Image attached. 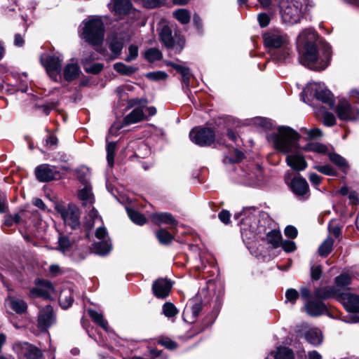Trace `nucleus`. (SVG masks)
Wrapping results in <instances>:
<instances>
[{
    "label": "nucleus",
    "mask_w": 359,
    "mask_h": 359,
    "mask_svg": "<svg viewBox=\"0 0 359 359\" xmlns=\"http://www.w3.org/2000/svg\"><path fill=\"white\" fill-rule=\"evenodd\" d=\"M168 65L174 68L182 75L183 83L186 85L187 88H189L190 79L191 77V74L189 71V69L181 65H178L170 62H168Z\"/></svg>",
    "instance_id": "c756f323"
},
{
    "label": "nucleus",
    "mask_w": 359,
    "mask_h": 359,
    "mask_svg": "<svg viewBox=\"0 0 359 359\" xmlns=\"http://www.w3.org/2000/svg\"><path fill=\"white\" fill-rule=\"evenodd\" d=\"M55 208L67 225L70 226L72 229H76L79 226L80 212L76 205L74 204H69L67 206L57 205Z\"/></svg>",
    "instance_id": "1a4fd4ad"
},
{
    "label": "nucleus",
    "mask_w": 359,
    "mask_h": 359,
    "mask_svg": "<svg viewBox=\"0 0 359 359\" xmlns=\"http://www.w3.org/2000/svg\"><path fill=\"white\" fill-rule=\"evenodd\" d=\"M329 231L332 233L335 237H339L341 232V229L337 225H332L331 223L328 226Z\"/></svg>",
    "instance_id": "69168bd1"
},
{
    "label": "nucleus",
    "mask_w": 359,
    "mask_h": 359,
    "mask_svg": "<svg viewBox=\"0 0 359 359\" xmlns=\"http://www.w3.org/2000/svg\"><path fill=\"white\" fill-rule=\"evenodd\" d=\"M301 132L308 136L309 139H314L318 137H321L323 133L320 129L318 128L307 129L306 128H302L300 129Z\"/></svg>",
    "instance_id": "3c124183"
},
{
    "label": "nucleus",
    "mask_w": 359,
    "mask_h": 359,
    "mask_svg": "<svg viewBox=\"0 0 359 359\" xmlns=\"http://www.w3.org/2000/svg\"><path fill=\"white\" fill-rule=\"evenodd\" d=\"M329 157L330 160L336 165H337L341 170L345 172L348 170V165L344 157L334 153L330 154Z\"/></svg>",
    "instance_id": "e433bc0d"
},
{
    "label": "nucleus",
    "mask_w": 359,
    "mask_h": 359,
    "mask_svg": "<svg viewBox=\"0 0 359 359\" xmlns=\"http://www.w3.org/2000/svg\"><path fill=\"white\" fill-rule=\"evenodd\" d=\"M126 210L130 219L135 224L143 225L147 222L146 217L139 212L130 208H126Z\"/></svg>",
    "instance_id": "58836bf2"
},
{
    "label": "nucleus",
    "mask_w": 359,
    "mask_h": 359,
    "mask_svg": "<svg viewBox=\"0 0 359 359\" xmlns=\"http://www.w3.org/2000/svg\"><path fill=\"white\" fill-rule=\"evenodd\" d=\"M160 39L165 46L168 49H173L175 53H180L184 46V41L181 37L175 39L172 35L170 28L165 25L160 32Z\"/></svg>",
    "instance_id": "9b49d317"
},
{
    "label": "nucleus",
    "mask_w": 359,
    "mask_h": 359,
    "mask_svg": "<svg viewBox=\"0 0 359 359\" xmlns=\"http://www.w3.org/2000/svg\"><path fill=\"white\" fill-rule=\"evenodd\" d=\"M290 187L298 196H304L309 192V184L306 180L300 176L292 179Z\"/></svg>",
    "instance_id": "4be33fe9"
},
{
    "label": "nucleus",
    "mask_w": 359,
    "mask_h": 359,
    "mask_svg": "<svg viewBox=\"0 0 359 359\" xmlns=\"http://www.w3.org/2000/svg\"><path fill=\"white\" fill-rule=\"evenodd\" d=\"M97 221H101L100 217L98 215L97 211L92 208L86 217L85 226L87 229H92Z\"/></svg>",
    "instance_id": "4c0bfd02"
},
{
    "label": "nucleus",
    "mask_w": 359,
    "mask_h": 359,
    "mask_svg": "<svg viewBox=\"0 0 359 359\" xmlns=\"http://www.w3.org/2000/svg\"><path fill=\"white\" fill-rule=\"evenodd\" d=\"M309 179L310 182L314 185L318 186L321 182V177L317 175L316 173H311L309 174Z\"/></svg>",
    "instance_id": "338daca9"
},
{
    "label": "nucleus",
    "mask_w": 359,
    "mask_h": 359,
    "mask_svg": "<svg viewBox=\"0 0 359 359\" xmlns=\"http://www.w3.org/2000/svg\"><path fill=\"white\" fill-rule=\"evenodd\" d=\"M267 242L276 248L280 246L282 242V236L279 231L272 230L266 233Z\"/></svg>",
    "instance_id": "72a5a7b5"
},
{
    "label": "nucleus",
    "mask_w": 359,
    "mask_h": 359,
    "mask_svg": "<svg viewBox=\"0 0 359 359\" xmlns=\"http://www.w3.org/2000/svg\"><path fill=\"white\" fill-rule=\"evenodd\" d=\"M146 77L149 80L157 81L165 80L168 77V74L163 71L151 72L147 73Z\"/></svg>",
    "instance_id": "603ef678"
},
{
    "label": "nucleus",
    "mask_w": 359,
    "mask_h": 359,
    "mask_svg": "<svg viewBox=\"0 0 359 359\" xmlns=\"http://www.w3.org/2000/svg\"><path fill=\"white\" fill-rule=\"evenodd\" d=\"M257 19H258L260 26L262 27H266L269 24V22H270V18H269V15L266 13L259 14Z\"/></svg>",
    "instance_id": "bf43d9fd"
},
{
    "label": "nucleus",
    "mask_w": 359,
    "mask_h": 359,
    "mask_svg": "<svg viewBox=\"0 0 359 359\" xmlns=\"http://www.w3.org/2000/svg\"><path fill=\"white\" fill-rule=\"evenodd\" d=\"M109 46L111 51V60H114L121 53L123 44L121 41L113 38L109 41Z\"/></svg>",
    "instance_id": "473e14b6"
},
{
    "label": "nucleus",
    "mask_w": 359,
    "mask_h": 359,
    "mask_svg": "<svg viewBox=\"0 0 359 359\" xmlns=\"http://www.w3.org/2000/svg\"><path fill=\"white\" fill-rule=\"evenodd\" d=\"M218 217L221 222L225 224H227L230 221V213L229 211L224 210L219 213Z\"/></svg>",
    "instance_id": "0e129e2a"
},
{
    "label": "nucleus",
    "mask_w": 359,
    "mask_h": 359,
    "mask_svg": "<svg viewBox=\"0 0 359 359\" xmlns=\"http://www.w3.org/2000/svg\"><path fill=\"white\" fill-rule=\"evenodd\" d=\"M81 73V69L77 62L72 59L62 69V76L67 81L76 79Z\"/></svg>",
    "instance_id": "412c9836"
},
{
    "label": "nucleus",
    "mask_w": 359,
    "mask_h": 359,
    "mask_svg": "<svg viewBox=\"0 0 359 359\" xmlns=\"http://www.w3.org/2000/svg\"><path fill=\"white\" fill-rule=\"evenodd\" d=\"M25 352L22 353V354L27 359H38L41 353L39 348L29 346L27 344H25Z\"/></svg>",
    "instance_id": "a18cd8bd"
},
{
    "label": "nucleus",
    "mask_w": 359,
    "mask_h": 359,
    "mask_svg": "<svg viewBox=\"0 0 359 359\" xmlns=\"http://www.w3.org/2000/svg\"><path fill=\"white\" fill-rule=\"evenodd\" d=\"M138 56V47L136 45H130L128 49V53L125 57V60L130 62L135 60Z\"/></svg>",
    "instance_id": "8fccbe9b"
},
{
    "label": "nucleus",
    "mask_w": 359,
    "mask_h": 359,
    "mask_svg": "<svg viewBox=\"0 0 359 359\" xmlns=\"http://www.w3.org/2000/svg\"><path fill=\"white\" fill-rule=\"evenodd\" d=\"M40 60L50 78L55 82L60 81L62 79L60 72L62 59L58 56L43 54Z\"/></svg>",
    "instance_id": "6e6552de"
},
{
    "label": "nucleus",
    "mask_w": 359,
    "mask_h": 359,
    "mask_svg": "<svg viewBox=\"0 0 359 359\" xmlns=\"http://www.w3.org/2000/svg\"><path fill=\"white\" fill-rule=\"evenodd\" d=\"M303 334L305 339L312 345L318 346L323 341L322 332L317 327H305Z\"/></svg>",
    "instance_id": "5701e85b"
},
{
    "label": "nucleus",
    "mask_w": 359,
    "mask_h": 359,
    "mask_svg": "<svg viewBox=\"0 0 359 359\" xmlns=\"http://www.w3.org/2000/svg\"><path fill=\"white\" fill-rule=\"evenodd\" d=\"M341 294L340 288H337L334 286H325L317 288L314 296L320 299L336 298L339 302Z\"/></svg>",
    "instance_id": "6ab92c4d"
},
{
    "label": "nucleus",
    "mask_w": 359,
    "mask_h": 359,
    "mask_svg": "<svg viewBox=\"0 0 359 359\" xmlns=\"http://www.w3.org/2000/svg\"><path fill=\"white\" fill-rule=\"evenodd\" d=\"M241 215H244L241 222V231L244 239H253L265 231V227L259 224V220L255 209H253V212H251L250 208L245 209L243 213L236 214L235 217H238Z\"/></svg>",
    "instance_id": "20e7f679"
},
{
    "label": "nucleus",
    "mask_w": 359,
    "mask_h": 359,
    "mask_svg": "<svg viewBox=\"0 0 359 359\" xmlns=\"http://www.w3.org/2000/svg\"><path fill=\"white\" fill-rule=\"evenodd\" d=\"M265 359H294V355L288 347L279 346L269 353Z\"/></svg>",
    "instance_id": "a878e982"
},
{
    "label": "nucleus",
    "mask_w": 359,
    "mask_h": 359,
    "mask_svg": "<svg viewBox=\"0 0 359 359\" xmlns=\"http://www.w3.org/2000/svg\"><path fill=\"white\" fill-rule=\"evenodd\" d=\"M6 303L13 311L18 314L24 313L27 309V304L24 300L15 297H8L6 299Z\"/></svg>",
    "instance_id": "bb28decb"
},
{
    "label": "nucleus",
    "mask_w": 359,
    "mask_h": 359,
    "mask_svg": "<svg viewBox=\"0 0 359 359\" xmlns=\"http://www.w3.org/2000/svg\"><path fill=\"white\" fill-rule=\"evenodd\" d=\"M144 58L149 62L159 60L162 58L161 52L155 48L148 49L144 53Z\"/></svg>",
    "instance_id": "79ce46f5"
},
{
    "label": "nucleus",
    "mask_w": 359,
    "mask_h": 359,
    "mask_svg": "<svg viewBox=\"0 0 359 359\" xmlns=\"http://www.w3.org/2000/svg\"><path fill=\"white\" fill-rule=\"evenodd\" d=\"M152 222L157 225L171 224L175 225L177 222L172 215L168 212H154L149 216Z\"/></svg>",
    "instance_id": "393cba45"
},
{
    "label": "nucleus",
    "mask_w": 359,
    "mask_h": 359,
    "mask_svg": "<svg viewBox=\"0 0 359 359\" xmlns=\"http://www.w3.org/2000/svg\"><path fill=\"white\" fill-rule=\"evenodd\" d=\"M82 37L89 43L97 45L102 42L104 36V27L102 20L93 17L83 21Z\"/></svg>",
    "instance_id": "423d86ee"
},
{
    "label": "nucleus",
    "mask_w": 359,
    "mask_h": 359,
    "mask_svg": "<svg viewBox=\"0 0 359 359\" xmlns=\"http://www.w3.org/2000/svg\"><path fill=\"white\" fill-rule=\"evenodd\" d=\"M80 170H77V176L79 180L84 184V187L78 192V197L85 207L90 208L94 203V196L92 193L91 186L88 182L86 175H80Z\"/></svg>",
    "instance_id": "ddd939ff"
},
{
    "label": "nucleus",
    "mask_w": 359,
    "mask_h": 359,
    "mask_svg": "<svg viewBox=\"0 0 359 359\" xmlns=\"http://www.w3.org/2000/svg\"><path fill=\"white\" fill-rule=\"evenodd\" d=\"M114 69L121 75L130 76L137 71V68L128 66L122 62H116L114 65Z\"/></svg>",
    "instance_id": "c9c22d12"
},
{
    "label": "nucleus",
    "mask_w": 359,
    "mask_h": 359,
    "mask_svg": "<svg viewBox=\"0 0 359 359\" xmlns=\"http://www.w3.org/2000/svg\"><path fill=\"white\" fill-rule=\"evenodd\" d=\"M306 311L312 316H318L326 311V306L321 301L308 300L304 305Z\"/></svg>",
    "instance_id": "b1692460"
},
{
    "label": "nucleus",
    "mask_w": 359,
    "mask_h": 359,
    "mask_svg": "<svg viewBox=\"0 0 359 359\" xmlns=\"http://www.w3.org/2000/svg\"><path fill=\"white\" fill-rule=\"evenodd\" d=\"M130 0H113L112 11L117 15H125L132 9Z\"/></svg>",
    "instance_id": "c85d7f7f"
},
{
    "label": "nucleus",
    "mask_w": 359,
    "mask_h": 359,
    "mask_svg": "<svg viewBox=\"0 0 359 359\" xmlns=\"http://www.w3.org/2000/svg\"><path fill=\"white\" fill-rule=\"evenodd\" d=\"M299 297L298 292L294 289H288L285 293V297L287 302H291L294 304L296 302L297 299Z\"/></svg>",
    "instance_id": "4d7b16f0"
},
{
    "label": "nucleus",
    "mask_w": 359,
    "mask_h": 359,
    "mask_svg": "<svg viewBox=\"0 0 359 359\" xmlns=\"http://www.w3.org/2000/svg\"><path fill=\"white\" fill-rule=\"evenodd\" d=\"M36 179L40 182H48L57 177L58 172L56 168L48 164H42L35 169Z\"/></svg>",
    "instance_id": "dca6fc26"
},
{
    "label": "nucleus",
    "mask_w": 359,
    "mask_h": 359,
    "mask_svg": "<svg viewBox=\"0 0 359 359\" xmlns=\"http://www.w3.org/2000/svg\"><path fill=\"white\" fill-rule=\"evenodd\" d=\"M311 278L313 280H318L321 276V267L320 266H313L311 267Z\"/></svg>",
    "instance_id": "e2e57ef3"
},
{
    "label": "nucleus",
    "mask_w": 359,
    "mask_h": 359,
    "mask_svg": "<svg viewBox=\"0 0 359 359\" xmlns=\"http://www.w3.org/2000/svg\"><path fill=\"white\" fill-rule=\"evenodd\" d=\"M351 283V276L348 272H344L339 276H337L334 279V287L340 288L341 292H347L346 287L349 285Z\"/></svg>",
    "instance_id": "7c9ffc66"
},
{
    "label": "nucleus",
    "mask_w": 359,
    "mask_h": 359,
    "mask_svg": "<svg viewBox=\"0 0 359 359\" xmlns=\"http://www.w3.org/2000/svg\"><path fill=\"white\" fill-rule=\"evenodd\" d=\"M55 323L53 309L46 306L39 312L38 317V326L41 330H46Z\"/></svg>",
    "instance_id": "f3484780"
},
{
    "label": "nucleus",
    "mask_w": 359,
    "mask_h": 359,
    "mask_svg": "<svg viewBox=\"0 0 359 359\" xmlns=\"http://www.w3.org/2000/svg\"><path fill=\"white\" fill-rule=\"evenodd\" d=\"M116 147L114 142H108L107 145V160L110 167L114 165Z\"/></svg>",
    "instance_id": "49530a36"
},
{
    "label": "nucleus",
    "mask_w": 359,
    "mask_h": 359,
    "mask_svg": "<svg viewBox=\"0 0 359 359\" xmlns=\"http://www.w3.org/2000/svg\"><path fill=\"white\" fill-rule=\"evenodd\" d=\"M189 137L194 144L201 147H206L214 142L215 135L210 128H195L190 131Z\"/></svg>",
    "instance_id": "9d476101"
},
{
    "label": "nucleus",
    "mask_w": 359,
    "mask_h": 359,
    "mask_svg": "<svg viewBox=\"0 0 359 359\" xmlns=\"http://www.w3.org/2000/svg\"><path fill=\"white\" fill-rule=\"evenodd\" d=\"M93 59V58H92V56L90 55L89 59L87 57L83 58L81 62L86 72L95 74L102 71L103 69V65L101 63H90V60Z\"/></svg>",
    "instance_id": "2f4dec72"
},
{
    "label": "nucleus",
    "mask_w": 359,
    "mask_h": 359,
    "mask_svg": "<svg viewBox=\"0 0 359 359\" xmlns=\"http://www.w3.org/2000/svg\"><path fill=\"white\" fill-rule=\"evenodd\" d=\"M96 238L100 242L95 244L96 253L104 255L107 254L111 249V244L107 240V231L105 227L100 226L95 231Z\"/></svg>",
    "instance_id": "4468645a"
},
{
    "label": "nucleus",
    "mask_w": 359,
    "mask_h": 359,
    "mask_svg": "<svg viewBox=\"0 0 359 359\" xmlns=\"http://www.w3.org/2000/svg\"><path fill=\"white\" fill-rule=\"evenodd\" d=\"M339 302L349 313H359V295L342 292Z\"/></svg>",
    "instance_id": "2eb2a0df"
},
{
    "label": "nucleus",
    "mask_w": 359,
    "mask_h": 359,
    "mask_svg": "<svg viewBox=\"0 0 359 359\" xmlns=\"http://www.w3.org/2000/svg\"><path fill=\"white\" fill-rule=\"evenodd\" d=\"M37 287L30 290V296L32 297H48L53 290V285L50 282L44 280H39L36 282Z\"/></svg>",
    "instance_id": "aec40b11"
},
{
    "label": "nucleus",
    "mask_w": 359,
    "mask_h": 359,
    "mask_svg": "<svg viewBox=\"0 0 359 359\" xmlns=\"http://www.w3.org/2000/svg\"><path fill=\"white\" fill-rule=\"evenodd\" d=\"M156 236L160 243L167 245L173 240V236L166 230L160 229L156 232Z\"/></svg>",
    "instance_id": "c03bdc74"
},
{
    "label": "nucleus",
    "mask_w": 359,
    "mask_h": 359,
    "mask_svg": "<svg viewBox=\"0 0 359 359\" xmlns=\"http://www.w3.org/2000/svg\"><path fill=\"white\" fill-rule=\"evenodd\" d=\"M88 313L90 317L103 330H104L107 332L109 331L108 323L107 320L104 319L103 316L101 313L93 309H88Z\"/></svg>",
    "instance_id": "f704fd0d"
},
{
    "label": "nucleus",
    "mask_w": 359,
    "mask_h": 359,
    "mask_svg": "<svg viewBox=\"0 0 359 359\" xmlns=\"http://www.w3.org/2000/svg\"><path fill=\"white\" fill-rule=\"evenodd\" d=\"M306 149L309 151H312L314 152L321 153V154L325 153L327 150V147L325 145H323L322 144H319V143H313V144H308L306 146Z\"/></svg>",
    "instance_id": "6e6d98bb"
},
{
    "label": "nucleus",
    "mask_w": 359,
    "mask_h": 359,
    "mask_svg": "<svg viewBox=\"0 0 359 359\" xmlns=\"http://www.w3.org/2000/svg\"><path fill=\"white\" fill-rule=\"evenodd\" d=\"M299 45L304 46L299 56L301 64L316 71L325 69L331 58V46L321 39L312 28L302 30L297 37Z\"/></svg>",
    "instance_id": "f257e3e1"
},
{
    "label": "nucleus",
    "mask_w": 359,
    "mask_h": 359,
    "mask_svg": "<svg viewBox=\"0 0 359 359\" xmlns=\"http://www.w3.org/2000/svg\"><path fill=\"white\" fill-rule=\"evenodd\" d=\"M159 344L170 350L175 348L177 346L175 342L168 339H163L159 340Z\"/></svg>",
    "instance_id": "680f3d73"
},
{
    "label": "nucleus",
    "mask_w": 359,
    "mask_h": 359,
    "mask_svg": "<svg viewBox=\"0 0 359 359\" xmlns=\"http://www.w3.org/2000/svg\"><path fill=\"white\" fill-rule=\"evenodd\" d=\"M314 169H316L320 173L326 175H329V176L336 175V172L330 165H315Z\"/></svg>",
    "instance_id": "5fc2aeb1"
},
{
    "label": "nucleus",
    "mask_w": 359,
    "mask_h": 359,
    "mask_svg": "<svg viewBox=\"0 0 359 359\" xmlns=\"http://www.w3.org/2000/svg\"><path fill=\"white\" fill-rule=\"evenodd\" d=\"M285 235L287 237L294 238L297 236V230L293 226H287L284 231Z\"/></svg>",
    "instance_id": "052dcab7"
},
{
    "label": "nucleus",
    "mask_w": 359,
    "mask_h": 359,
    "mask_svg": "<svg viewBox=\"0 0 359 359\" xmlns=\"http://www.w3.org/2000/svg\"><path fill=\"white\" fill-rule=\"evenodd\" d=\"M172 288V283L167 278H158L154 282L152 290L154 295L161 299H164L169 295Z\"/></svg>",
    "instance_id": "a211bd4d"
},
{
    "label": "nucleus",
    "mask_w": 359,
    "mask_h": 359,
    "mask_svg": "<svg viewBox=\"0 0 359 359\" xmlns=\"http://www.w3.org/2000/svg\"><path fill=\"white\" fill-rule=\"evenodd\" d=\"M303 93L308 99L313 97L330 108L334 106V95L323 83L310 82L306 85Z\"/></svg>",
    "instance_id": "0eeeda50"
},
{
    "label": "nucleus",
    "mask_w": 359,
    "mask_h": 359,
    "mask_svg": "<svg viewBox=\"0 0 359 359\" xmlns=\"http://www.w3.org/2000/svg\"><path fill=\"white\" fill-rule=\"evenodd\" d=\"M343 320L347 323H359V315H351L348 317H346Z\"/></svg>",
    "instance_id": "774afa93"
},
{
    "label": "nucleus",
    "mask_w": 359,
    "mask_h": 359,
    "mask_svg": "<svg viewBox=\"0 0 359 359\" xmlns=\"http://www.w3.org/2000/svg\"><path fill=\"white\" fill-rule=\"evenodd\" d=\"M316 114L322 115L323 122L327 126H332L336 124V118L332 113L319 110L316 111Z\"/></svg>",
    "instance_id": "37998d69"
},
{
    "label": "nucleus",
    "mask_w": 359,
    "mask_h": 359,
    "mask_svg": "<svg viewBox=\"0 0 359 359\" xmlns=\"http://www.w3.org/2000/svg\"><path fill=\"white\" fill-rule=\"evenodd\" d=\"M71 248V243L66 236H60L58 239V250L62 253L67 252Z\"/></svg>",
    "instance_id": "864d4df0"
},
{
    "label": "nucleus",
    "mask_w": 359,
    "mask_h": 359,
    "mask_svg": "<svg viewBox=\"0 0 359 359\" xmlns=\"http://www.w3.org/2000/svg\"><path fill=\"white\" fill-rule=\"evenodd\" d=\"M163 313L168 318L174 317L178 313L177 308L170 302H166L162 308Z\"/></svg>",
    "instance_id": "09e8293b"
},
{
    "label": "nucleus",
    "mask_w": 359,
    "mask_h": 359,
    "mask_svg": "<svg viewBox=\"0 0 359 359\" xmlns=\"http://www.w3.org/2000/svg\"><path fill=\"white\" fill-rule=\"evenodd\" d=\"M334 241L328 237L325 239L318 248V253L320 256L325 257L332 250Z\"/></svg>",
    "instance_id": "a19ab883"
},
{
    "label": "nucleus",
    "mask_w": 359,
    "mask_h": 359,
    "mask_svg": "<svg viewBox=\"0 0 359 359\" xmlns=\"http://www.w3.org/2000/svg\"><path fill=\"white\" fill-rule=\"evenodd\" d=\"M73 302L69 291H63L60 296V304L63 309H68Z\"/></svg>",
    "instance_id": "de8ad7c7"
},
{
    "label": "nucleus",
    "mask_w": 359,
    "mask_h": 359,
    "mask_svg": "<svg viewBox=\"0 0 359 359\" xmlns=\"http://www.w3.org/2000/svg\"><path fill=\"white\" fill-rule=\"evenodd\" d=\"M173 16L183 25L187 24L191 18L190 13L184 8H180L175 11L173 12Z\"/></svg>",
    "instance_id": "ea45409f"
},
{
    "label": "nucleus",
    "mask_w": 359,
    "mask_h": 359,
    "mask_svg": "<svg viewBox=\"0 0 359 359\" xmlns=\"http://www.w3.org/2000/svg\"><path fill=\"white\" fill-rule=\"evenodd\" d=\"M280 246L286 252H292L295 250L296 245L291 241H284L281 242Z\"/></svg>",
    "instance_id": "13d9d810"
},
{
    "label": "nucleus",
    "mask_w": 359,
    "mask_h": 359,
    "mask_svg": "<svg viewBox=\"0 0 359 359\" xmlns=\"http://www.w3.org/2000/svg\"><path fill=\"white\" fill-rule=\"evenodd\" d=\"M337 116L340 120L353 121L359 116V111L357 108L352 107L346 99L339 100L337 106Z\"/></svg>",
    "instance_id": "f8f14e48"
},
{
    "label": "nucleus",
    "mask_w": 359,
    "mask_h": 359,
    "mask_svg": "<svg viewBox=\"0 0 359 359\" xmlns=\"http://www.w3.org/2000/svg\"><path fill=\"white\" fill-rule=\"evenodd\" d=\"M265 46L270 50L281 48V54H273V58L278 61L286 60L290 55V49L287 46V38L286 34L279 30H270L266 32L264 36Z\"/></svg>",
    "instance_id": "39448f33"
},
{
    "label": "nucleus",
    "mask_w": 359,
    "mask_h": 359,
    "mask_svg": "<svg viewBox=\"0 0 359 359\" xmlns=\"http://www.w3.org/2000/svg\"><path fill=\"white\" fill-rule=\"evenodd\" d=\"M308 5V0H282L280 3V15L285 24L294 25L299 22Z\"/></svg>",
    "instance_id": "7ed1b4c3"
},
{
    "label": "nucleus",
    "mask_w": 359,
    "mask_h": 359,
    "mask_svg": "<svg viewBox=\"0 0 359 359\" xmlns=\"http://www.w3.org/2000/svg\"><path fill=\"white\" fill-rule=\"evenodd\" d=\"M300 135L287 126H280L276 132L268 135L276 150L286 155V163L292 170L302 171L307 163L301 151L299 140Z\"/></svg>",
    "instance_id": "f03ea898"
},
{
    "label": "nucleus",
    "mask_w": 359,
    "mask_h": 359,
    "mask_svg": "<svg viewBox=\"0 0 359 359\" xmlns=\"http://www.w3.org/2000/svg\"><path fill=\"white\" fill-rule=\"evenodd\" d=\"M144 118V114L141 107H137L129 113L123 121V126L136 123Z\"/></svg>",
    "instance_id": "cd10ccee"
}]
</instances>
